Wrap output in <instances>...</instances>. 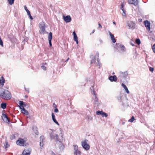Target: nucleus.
I'll return each mask as SVG.
<instances>
[{
  "label": "nucleus",
  "instance_id": "53",
  "mask_svg": "<svg viewBox=\"0 0 155 155\" xmlns=\"http://www.w3.org/2000/svg\"><path fill=\"white\" fill-rule=\"evenodd\" d=\"M28 91V93H29V91H28H28Z\"/></svg>",
  "mask_w": 155,
  "mask_h": 155
},
{
  "label": "nucleus",
  "instance_id": "44",
  "mask_svg": "<svg viewBox=\"0 0 155 155\" xmlns=\"http://www.w3.org/2000/svg\"><path fill=\"white\" fill-rule=\"evenodd\" d=\"M24 8H25V10L26 11H28V10H28V9L27 8V7H26V6H24Z\"/></svg>",
  "mask_w": 155,
  "mask_h": 155
},
{
  "label": "nucleus",
  "instance_id": "43",
  "mask_svg": "<svg viewBox=\"0 0 155 155\" xmlns=\"http://www.w3.org/2000/svg\"><path fill=\"white\" fill-rule=\"evenodd\" d=\"M138 21L139 22H141L142 21V19L141 18H140L138 19Z\"/></svg>",
  "mask_w": 155,
  "mask_h": 155
},
{
  "label": "nucleus",
  "instance_id": "3",
  "mask_svg": "<svg viewBox=\"0 0 155 155\" xmlns=\"http://www.w3.org/2000/svg\"><path fill=\"white\" fill-rule=\"evenodd\" d=\"M39 27L40 29L39 33L40 34H43L46 32L45 25V23L43 22L39 24Z\"/></svg>",
  "mask_w": 155,
  "mask_h": 155
},
{
  "label": "nucleus",
  "instance_id": "22",
  "mask_svg": "<svg viewBox=\"0 0 155 155\" xmlns=\"http://www.w3.org/2000/svg\"><path fill=\"white\" fill-rule=\"evenodd\" d=\"M18 104L19 105L18 107H25L26 106V104L22 101H19Z\"/></svg>",
  "mask_w": 155,
  "mask_h": 155
},
{
  "label": "nucleus",
  "instance_id": "41",
  "mask_svg": "<svg viewBox=\"0 0 155 155\" xmlns=\"http://www.w3.org/2000/svg\"><path fill=\"white\" fill-rule=\"evenodd\" d=\"M29 16L30 17V18L32 20L33 19V18L32 17V16H31V15H29Z\"/></svg>",
  "mask_w": 155,
  "mask_h": 155
},
{
  "label": "nucleus",
  "instance_id": "54",
  "mask_svg": "<svg viewBox=\"0 0 155 155\" xmlns=\"http://www.w3.org/2000/svg\"><path fill=\"white\" fill-rule=\"evenodd\" d=\"M69 58H68L67 60V61L68 60Z\"/></svg>",
  "mask_w": 155,
  "mask_h": 155
},
{
  "label": "nucleus",
  "instance_id": "51",
  "mask_svg": "<svg viewBox=\"0 0 155 155\" xmlns=\"http://www.w3.org/2000/svg\"><path fill=\"white\" fill-rule=\"evenodd\" d=\"M44 64H47L46 63H44Z\"/></svg>",
  "mask_w": 155,
  "mask_h": 155
},
{
  "label": "nucleus",
  "instance_id": "36",
  "mask_svg": "<svg viewBox=\"0 0 155 155\" xmlns=\"http://www.w3.org/2000/svg\"><path fill=\"white\" fill-rule=\"evenodd\" d=\"M44 139V137L43 136H41L40 137V141H43V140Z\"/></svg>",
  "mask_w": 155,
  "mask_h": 155
},
{
  "label": "nucleus",
  "instance_id": "29",
  "mask_svg": "<svg viewBox=\"0 0 155 155\" xmlns=\"http://www.w3.org/2000/svg\"><path fill=\"white\" fill-rule=\"evenodd\" d=\"M9 4L10 5H12L14 3V0H7Z\"/></svg>",
  "mask_w": 155,
  "mask_h": 155
},
{
  "label": "nucleus",
  "instance_id": "28",
  "mask_svg": "<svg viewBox=\"0 0 155 155\" xmlns=\"http://www.w3.org/2000/svg\"><path fill=\"white\" fill-rule=\"evenodd\" d=\"M96 63L95 58L94 57L93 58L91 61V64H94Z\"/></svg>",
  "mask_w": 155,
  "mask_h": 155
},
{
  "label": "nucleus",
  "instance_id": "26",
  "mask_svg": "<svg viewBox=\"0 0 155 155\" xmlns=\"http://www.w3.org/2000/svg\"><path fill=\"white\" fill-rule=\"evenodd\" d=\"M135 42L136 44H137L138 45H139L140 44L141 41L139 39L137 38L136 39Z\"/></svg>",
  "mask_w": 155,
  "mask_h": 155
},
{
  "label": "nucleus",
  "instance_id": "37",
  "mask_svg": "<svg viewBox=\"0 0 155 155\" xmlns=\"http://www.w3.org/2000/svg\"><path fill=\"white\" fill-rule=\"evenodd\" d=\"M42 68L45 71L46 70V67L44 66H41Z\"/></svg>",
  "mask_w": 155,
  "mask_h": 155
},
{
  "label": "nucleus",
  "instance_id": "7",
  "mask_svg": "<svg viewBox=\"0 0 155 155\" xmlns=\"http://www.w3.org/2000/svg\"><path fill=\"white\" fill-rule=\"evenodd\" d=\"M143 23L147 30L149 31H150V22L148 20H145L144 21Z\"/></svg>",
  "mask_w": 155,
  "mask_h": 155
},
{
  "label": "nucleus",
  "instance_id": "46",
  "mask_svg": "<svg viewBox=\"0 0 155 155\" xmlns=\"http://www.w3.org/2000/svg\"><path fill=\"white\" fill-rule=\"evenodd\" d=\"M113 23L114 24V25H116V22H115V21H114V22H113Z\"/></svg>",
  "mask_w": 155,
  "mask_h": 155
},
{
  "label": "nucleus",
  "instance_id": "47",
  "mask_svg": "<svg viewBox=\"0 0 155 155\" xmlns=\"http://www.w3.org/2000/svg\"><path fill=\"white\" fill-rule=\"evenodd\" d=\"M2 108L3 109H4L6 108V107H2Z\"/></svg>",
  "mask_w": 155,
  "mask_h": 155
},
{
  "label": "nucleus",
  "instance_id": "33",
  "mask_svg": "<svg viewBox=\"0 0 155 155\" xmlns=\"http://www.w3.org/2000/svg\"><path fill=\"white\" fill-rule=\"evenodd\" d=\"M6 104L5 103H3L1 104V107H6Z\"/></svg>",
  "mask_w": 155,
  "mask_h": 155
},
{
  "label": "nucleus",
  "instance_id": "18",
  "mask_svg": "<svg viewBox=\"0 0 155 155\" xmlns=\"http://www.w3.org/2000/svg\"><path fill=\"white\" fill-rule=\"evenodd\" d=\"M51 116L54 122L58 125H59V124L57 121L56 120L55 115L53 113H52L51 114Z\"/></svg>",
  "mask_w": 155,
  "mask_h": 155
},
{
  "label": "nucleus",
  "instance_id": "48",
  "mask_svg": "<svg viewBox=\"0 0 155 155\" xmlns=\"http://www.w3.org/2000/svg\"><path fill=\"white\" fill-rule=\"evenodd\" d=\"M8 145V143H6V147H5V148H7V146Z\"/></svg>",
  "mask_w": 155,
  "mask_h": 155
},
{
  "label": "nucleus",
  "instance_id": "17",
  "mask_svg": "<svg viewBox=\"0 0 155 155\" xmlns=\"http://www.w3.org/2000/svg\"><path fill=\"white\" fill-rule=\"evenodd\" d=\"M109 33L110 36V38L112 40V42L114 43H115L116 42V40L115 38H114V35L112 34L109 31Z\"/></svg>",
  "mask_w": 155,
  "mask_h": 155
},
{
  "label": "nucleus",
  "instance_id": "23",
  "mask_svg": "<svg viewBox=\"0 0 155 155\" xmlns=\"http://www.w3.org/2000/svg\"><path fill=\"white\" fill-rule=\"evenodd\" d=\"M121 86H122V87L126 91V92L127 94H129L130 92L128 90V89L127 87L124 84L122 83L121 84Z\"/></svg>",
  "mask_w": 155,
  "mask_h": 155
},
{
  "label": "nucleus",
  "instance_id": "13",
  "mask_svg": "<svg viewBox=\"0 0 155 155\" xmlns=\"http://www.w3.org/2000/svg\"><path fill=\"white\" fill-rule=\"evenodd\" d=\"M52 38V33L51 32H50L48 35V40L50 46H52L51 41Z\"/></svg>",
  "mask_w": 155,
  "mask_h": 155
},
{
  "label": "nucleus",
  "instance_id": "4",
  "mask_svg": "<svg viewBox=\"0 0 155 155\" xmlns=\"http://www.w3.org/2000/svg\"><path fill=\"white\" fill-rule=\"evenodd\" d=\"M87 140H85L81 142V145L83 148L86 150L87 151L90 149V146L87 143Z\"/></svg>",
  "mask_w": 155,
  "mask_h": 155
},
{
  "label": "nucleus",
  "instance_id": "52",
  "mask_svg": "<svg viewBox=\"0 0 155 155\" xmlns=\"http://www.w3.org/2000/svg\"><path fill=\"white\" fill-rule=\"evenodd\" d=\"M112 74H114V72H113Z\"/></svg>",
  "mask_w": 155,
  "mask_h": 155
},
{
  "label": "nucleus",
  "instance_id": "20",
  "mask_svg": "<svg viewBox=\"0 0 155 155\" xmlns=\"http://www.w3.org/2000/svg\"><path fill=\"white\" fill-rule=\"evenodd\" d=\"M128 26L130 28L134 29L135 28V24L133 22L131 21L128 24Z\"/></svg>",
  "mask_w": 155,
  "mask_h": 155
},
{
  "label": "nucleus",
  "instance_id": "27",
  "mask_svg": "<svg viewBox=\"0 0 155 155\" xmlns=\"http://www.w3.org/2000/svg\"><path fill=\"white\" fill-rule=\"evenodd\" d=\"M60 143H61L60 144L59 148L60 149L62 150L64 148V146L63 145V144L62 143V142H60Z\"/></svg>",
  "mask_w": 155,
  "mask_h": 155
},
{
  "label": "nucleus",
  "instance_id": "31",
  "mask_svg": "<svg viewBox=\"0 0 155 155\" xmlns=\"http://www.w3.org/2000/svg\"><path fill=\"white\" fill-rule=\"evenodd\" d=\"M135 118L134 117V116H132L131 117V119L129 120L128 121L131 122H133Z\"/></svg>",
  "mask_w": 155,
  "mask_h": 155
},
{
  "label": "nucleus",
  "instance_id": "6",
  "mask_svg": "<svg viewBox=\"0 0 155 155\" xmlns=\"http://www.w3.org/2000/svg\"><path fill=\"white\" fill-rule=\"evenodd\" d=\"M73 147L74 148V155H81V151L78 150V146L75 145L73 146Z\"/></svg>",
  "mask_w": 155,
  "mask_h": 155
},
{
  "label": "nucleus",
  "instance_id": "42",
  "mask_svg": "<svg viewBox=\"0 0 155 155\" xmlns=\"http://www.w3.org/2000/svg\"><path fill=\"white\" fill-rule=\"evenodd\" d=\"M98 25H99V28H102V26H101V24L100 23H98Z\"/></svg>",
  "mask_w": 155,
  "mask_h": 155
},
{
  "label": "nucleus",
  "instance_id": "2",
  "mask_svg": "<svg viewBox=\"0 0 155 155\" xmlns=\"http://www.w3.org/2000/svg\"><path fill=\"white\" fill-rule=\"evenodd\" d=\"M0 96L5 100H9L12 97V95L8 91L3 89L2 88H0Z\"/></svg>",
  "mask_w": 155,
  "mask_h": 155
},
{
  "label": "nucleus",
  "instance_id": "45",
  "mask_svg": "<svg viewBox=\"0 0 155 155\" xmlns=\"http://www.w3.org/2000/svg\"><path fill=\"white\" fill-rule=\"evenodd\" d=\"M51 153L52 155H55V153L53 151H51Z\"/></svg>",
  "mask_w": 155,
  "mask_h": 155
},
{
  "label": "nucleus",
  "instance_id": "14",
  "mask_svg": "<svg viewBox=\"0 0 155 155\" xmlns=\"http://www.w3.org/2000/svg\"><path fill=\"white\" fill-rule=\"evenodd\" d=\"M5 82L4 77L0 75V84L2 86H3Z\"/></svg>",
  "mask_w": 155,
  "mask_h": 155
},
{
  "label": "nucleus",
  "instance_id": "21",
  "mask_svg": "<svg viewBox=\"0 0 155 155\" xmlns=\"http://www.w3.org/2000/svg\"><path fill=\"white\" fill-rule=\"evenodd\" d=\"M93 99L94 101V103L95 104H97L98 103V99L97 97V95H96V94L94 93V97H93Z\"/></svg>",
  "mask_w": 155,
  "mask_h": 155
},
{
  "label": "nucleus",
  "instance_id": "49",
  "mask_svg": "<svg viewBox=\"0 0 155 155\" xmlns=\"http://www.w3.org/2000/svg\"><path fill=\"white\" fill-rule=\"evenodd\" d=\"M37 133H38V131H36V132H35V134H37Z\"/></svg>",
  "mask_w": 155,
  "mask_h": 155
},
{
  "label": "nucleus",
  "instance_id": "40",
  "mask_svg": "<svg viewBox=\"0 0 155 155\" xmlns=\"http://www.w3.org/2000/svg\"><path fill=\"white\" fill-rule=\"evenodd\" d=\"M28 11H26L27 13V14H28V15H31L30 14V12L29 11V10H27Z\"/></svg>",
  "mask_w": 155,
  "mask_h": 155
},
{
  "label": "nucleus",
  "instance_id": "5",
  "mask_svg": "<svg viewBox=\"0 0 155 155\" xmlns=\"http://www.w3.org/2000/svg\"><path fill=\"white\" fill-rule=\"evenodd\" d=\"M16 143L18 145L21 146H25L26 145L25 141L23 139H19L17 141Z\"/></svg>",
  "mask_w": 155,
  "mask_h": 155
},
{
  "label": "nucleus",
  "instance_id": "10",
  "mask_svg": "<svg viewBox=\"0 0 155 155\" xmlns=\"http://www.w3.org/2000/svg\"><path fill=\"white\" fill-rule=\"evenodd\" d=\"M64 20L66 23H69L71 22V18L70 15H67L66 16H63Z\"/></svg>",
  "mask_w": 155,
  "mask_h": 155
},
{
  "label": "nucleus",
  "instance_id": "34",
  "mask_svg": "<svg viewBox=\"0 0 155 155\" xmlns=\"http://www.w3.org/2000/svg\"><path fill=\"white\" fill-rule=\"evenodd\" d=\"M152 49L153 52L155 53V44L153 45L152 47Z\"/></svg>",
  "mask_w": 155,
  "mask_h": 155
},
{
  "label": "nucleus",
  "instance_id": "9",
  "mask_svg": "<svg viewBox=\"0 0 155 155\" xmlns=\"http://www.w3.org/2000/svg\"><path fill=\"white\" fill-rule=\"evenodd\" d=\"M2 117L4 122L8 123L9 122V120L8 117H7L6 115L3 113Z\"/></svg>",
  "mask_w": 155,
  "mask_h": 155
},
{
  "label": "nucleus",
  "instance_id": "19",
  "mask_svg": "<svg viewBox=\"0 0 155 155\" xmlns=\"http://www.w3.org/2000/svg\"><path fill=\"white\" fill-rule=\"evenodd\" d=\"M73 34L74 41L76 42L77 44H78V37H77V35L75 32V31H74L73 32Z\"/></svg>",
  "mask_w": 155,
  "mask_h": 155
},
{
  "label": "nucleus",
  "instance_id": "32",
  "mask_svg": "<svg viewBox=\"0 0 155 155\" xmlns=\"http://www.w3.org/2000/svg\"><path fill=\"white\" fill-rule=\"evenodd\" d=\"M39 143L40 146L41 147H43L44 145V142L43 141H40Z\"/></svg>",
  "mask_w": 155,
  "mask_h": 155
},
{
  "label": "nucleus",
  "instance_id": "8",
  "mask_svg": "<svg viewBox=\"0 0 155 155\" xmlns=\"http://www.w3.org/2000/svg\"><path fill=\"white\" fill-rule=\"evenodd\" d=\"M96 114L97 115H101L102 117H107L108 116V114L102 111H96Z\"/></svg>",
  "mask_w": 155,
  "mask_h": 155
},
{
  "label": "nucleus",
  "instance_id": "11",
  "mask_svg": "<svg viewBox=\"0 0 155 155\" xmlns=\"http://www.w3.org/2000/svg\"><path fill=\"white\" fill-rule=\"evenodd\" d=\"M31 150L30 149H27L25 150L23 152L22 155H29L31 153Z\"/></svg>",
  "mask_w": 155,
  "mask_h": 155
},
{
  "label": "nucleus",
  "instance_id": "12",
  "mask_svg": "<svg viewBox=\"0 0 155 155\" xmlns=\"http://www.w3.org/2000/svg\"><path fill=\"white\" fill-rule=\"evenodd\" d=\"M128 2L130 4H133L134 5H137L138 4V0H128Z\"/></svg>",
  "mask_w": 155,
  "mask_h": 155
},
{
  "label": "nucleus",
  "instance_id": "30",
  "mask_svg": "<svg viewBox=\"0 0 155 155\" xmlns=\"http://www.w3.org/2000/svg\"><path fill=\"white\" fill-rule=\"evenodd\" d=\"M87 118L89 121H92L93 120V117H92L88 116L87 117Z\"/></svg>",
  "mask_w": 155,
  "mask_h": 155
},
{
  "label": "nucleus",
  "instance_id": "50",
  "mask_svg": "<svg viewBox=\"0 0 155 155\" xmlns=\"http://www.w3.org/2000/svg\"><path fill=\"white\" fill-rule=\"evenodd\" d=\"M95 31V30H93V32L92 33H93L94 32V31Z\"/></svg>",
  "mask_w": 155,
  "mask_h": 155
},
{
  "label": "nucleus",
  "instance_id": "24",
  "mask_svg": "<svg viewBox=\"0 0 155 155\" xmlns=\"http://www.w3.org/2000/svg\"><path fill=\"white\" fill-rule=\"evenodd\" d=\"M120 48L121 50L122 51H125V48L124 45H120Z\"/></svg>",
  "mask_w": 155,
  "mask_h": 155
},
{
  "label": "nucleus",
  "instance_id": "55",
  "mask_svg": "<svg viewBox=\"0 0 155 155\" xmlns=\"http://www.w3.org/2000/svg\"><path fill=\"white\" fill-rule=\"evenodd\" d=\"M27 97V96H25V97Z\"/></svg>",
  "mask_w": 155,
  "mask_h": 155
},
{
  "label": "nucleus",
  "instance_id": "1",
  "mask_svg": "<svg viewBox=\"0 0 155 155\" xmlns=\"http://www.w3.org/2000/svg\"><path fill=\"white\" fill-rule=\"evenodd\" d=\"M50 137L51 139H54L55 138L57 142H62L64 137V132L62 128H60L56 131L54 130H50Z\"/></svg>",
  "mask_w": 155,
  "mask_h": 155
},
{
  "label": "nucleus",
  "instance_id": "15",
  "mask_svg": "<svg viewBox=\"0 0 155 155\" xmlns=\"http://www.w3.org/2000/svg\"><path fill=\"white\" fill-rule=\"evenodd\" d=\"M117 77L116 75H114L113 76H110L109 77V79L111 81H116L117 80Z\"/></svg>",
  "mask_w": 155,
  "mask_h": 155
},
{
  "label": "nucleus",
  "instance_id": "16",
  "mask_svg": "<svg viewBox=\"0 0 155 155\" xmlns=\"http://www.w3.org/2000/svg\"><path fill=\"white\" fill-rule=\"evenodd\" d=\"M19 108L22 113L26 115H28V112L24 108V107H19Z\"/></svg>",
  "mask_w": 155,
  "mask_h": 155
},
{
  "label": "nucleus",
  "instance_id": "39",
  "mask_svg": "<svg viewBox=\"0 0 155 155\" xmlns=\"http://www.w3.org/2000/svg\"><path fill=\"white\" fill-rule=\"evenodd\" d=\"M15 137V136L14 134H13L11 137V139H13Z\"/></svg>",
  "mask_w": 155,
  "mask_h": 155
},
{
  "label": "nucleus",
  "instance_id": "35",
  "mask_svg": "<svg viewBox=\"0 0 155 155\" xmlns=\"http://www.w3.org/2000/svg\"><path fill=\"white\" fill-rule=\"evenodd\" d=\"M149 70L150 71H151L152 72H153L154 71V68H152V67H150L149 68Z\"/></svg>",
  "mask_w": 155,
  "mask_h": 155
},
{
  "label": "nucleus",
  "instance_id": "25",
  "mask_svg": "<svg viewBox=\"0 0 155 155\" xmlns=\"http://www.w3.org/2000/svg\"><path fill=\"white\" fill-rule=\"evenodd\" d=\"M121 6H122L121 9H122V10L123 11V13L122 14V15L124 16H125L126 11L124 9V8H123V5H122Z\"/></svg>",
  "mask_w": 155,
  "mask_h": 155
},
{
  "label": "nucleus",
  "instance_id": "38",
  "mask_svg": "<svg viewBox=\"0 0 155 155\" xmlns=\"http://www.w3.org/2000/svg\"><path fill=\"white\" fill-rule=\"evenodd\" d=\"M54 112L55 113H58V110L57 108H55L54 110Z\"/></svg>",
  "mask_w": 155,
  "mask_h": 155
}]
</instances>
